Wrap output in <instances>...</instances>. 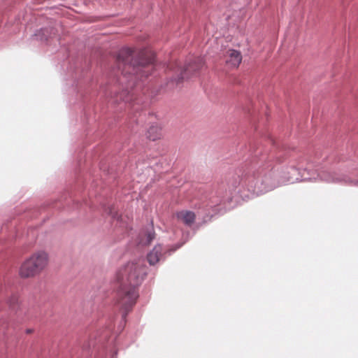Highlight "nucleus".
Returning <instances> with one entry per match:
<instances>
[{
	"instance_id": "nucleus-1",
	"label": "nucleus",
	"mask_w": 358,
	"mask_h": 358,
	"mask_svg": "<svg viewBox=\"0 0 358 358\" xmlns=\"http://www.w3.org/2000/svg\"><path fill=\"white\" fill-rule=\"evenodd\" d=\"M268 143L273 146V151L268 154V150L262 146H259V195L273 190L277 187L285 183H294L299 181L316 180L320 178L327 182L344 183L352 186H358V180L351 179L346 175H341L335 172L314 171L311 168L314 166L309 163L307 167L303 168L301 162L296 165H292L289 170L282 171L279 177L274 173V167L269 164H265L267 160L274 157L278 158L280 148L279 144L271 136H268Z\"/></svg>"
},
{
	"instance_id": "nucleus-10",
	"label": "nucleus",
	"mask_w": 358,
	"mask_h": 358,
	"mask_svg": "<svg viewBox=\"0 0 358 358\" xmlns=\"http://www.w3.org/2000/svg\"><path fill=\"white\" fill-rule=\"evenodd\" d=\"M229 62L235 67H238L242 61V56L239 51L236 50H229Z\"/></svg>"
},
{
	"instance_id": "nucleus-3",
	"label": "nucleus",
	"mask_w": 358,
	"mask_h": 358,
	"mask_svg": "<svg viewBox=\"0 0 358 358\" xmlns=\"http://www.w3.org/2000/svg\"><path fill=\"white\" fill-rule=\"evenodd\" d=\"M148 271L145 259L139 258L127 262L116 273L115 280L119 285L116 304L122 310V319L124 322L138 298L136 289L142 283Z\"/></svg>"
},
{
	"instance_id": "nucleus-15",
	"label": "nucleus",
	"mask_w": 358,
	"mask_h": 358,
	"mask_svg": "<svg viewBox=\"0 0 358 358\" xmlns=\"http://www.w3.org/2000/svg\"><path fill=\"white\" fill-rule=\"evenodd\" d=\"M31 332H32V329H27V333L29 334Z\"/></svg>"
},
{
	"instance_id": "nucleus-14",
	"label": "nucleus",
	"mask_w": 358,
	"mask_h": 358,
	"mask_svg": "<svg viewBox=\"0 0 358 358\" xmlns=\"http://www.w3.org/2000/svg\"><path fill=\"white\" fill-rule=\"evenodd\" d=\"M155 238V232L153 229H148L146 232L145 244H150Z\"/></svg>"
},
{
	"instance_id": "nucleus-7",
	"label": "nucleus",
	"mask_w": 358,
	"mask_h": 358,
	"mask_svg": "<svg viewBox=\"0 0 358 358\" xmlns=\"http://www.w3.org/2000/svg\"><path fill=\"white\" fill-rule=\"evenodd\" d=\"M217 201V199H215V201L210 200L207 203H203L199 204V210L197 211L196 216L198 220H201V222H198L196 223L197 228L210 220L213 217L211 211L215 213L218 210L216 208L217 205H218Z\"/></svg>"
},
{
	"instance_id": "nucleus-8",
	"label": "nucleus",
	"mask_w": 358,
	"mask_h": 358,
	"mask_svg": "<svg viewBox=\"0 0 358 358\" xmlns=\"http://www.w3.org/2000/svg\"><path fill=\"white\" fill-rule=\"evenodd\" d=\"M56 35V29L53 27H46L36 31L34 37L41 42L48 41V38Z\"/></svg>"
},
{
	"instance_id": "nucleus-9",
	"label": "nucleus",
	"mask_w": 358,
	"mask_h": 358,
	"mask_svg": "<svg viewBox=\"0 0 358 358\" xmlns=\"http://www.w3.org/2000/svg\"><path fill=\"white\" fill-rule=\"evenodd\" d=\"M178 219L182 221L187 226H191L196 218V215L190 210H181L176 214Z\"/></svg>"
},
{
	"instance_id": "nucleus-11",
	"label": "nucleus",
	"mask_w": 358,
	"mask_h": 358,
	"mask_svg": "<svg viewBox=\"0 0 358 358\" xmlns=\"http://www.w3.org/2000/svg\"><path fill=\"white\" fill-rule=\"evenodd\" d=\"M161 129L157 125H151L147 131V138L150 141H155L159 138Z\"/></svg>"
},
{
	"instance_id": "nucleus-2",
	"label": "nucleus",
	"mask_w": 358,
	"mask_h": 358,
	"mask_svg": "<svg viewBox=\"0 0 358 358\" xmlns=\"http://www.w3.org/2000/svg\"><path fill=\"white\" fill-rule=\"evenodd\" d=\"M117 71L115 73L116 83L122 86V92L111 94L113 89H105L106 96L110 94L109 101L113 104L130 103L134 99V90L138 80L147 78L154 69V56L148 55L144 50L134 54L128 47L122 48L116 57Z\"/></svg>"
},
{
	"instance_id": "nucleus-5",
	"label": "nucleus",
	"mask_w": 358,
	"mask_h": 358,
	"mask_svg": "<svg viewBox=\"0 0 358 358\" xmlns=\"http://www.w3.org/2000/svg\"><path fill=\"white\" fill-rule=\"evenodd\" d=\"M48 263V255L39 251L27 259L21 266L20 275L22 278H29L39 273Z\"/></svg>"
},
{
	"instance_id": "nucleus-16",
	"label": "nucleus",
	"mask_w": 358,
	"mask_h": 358,
	"mask_svg": "<svg viewBox=\"0 0 358 358\" xmlns=\"http://www.w3.org/2000/svg\"><path fill=\"white\" fill-rule=\"evenodd\" d=\"M113 358H116V357H113Z\"/></svg>"
},
{
	"instance_id": "nucleus-12",
	"label": "nucleus",
	"mask_w": 358,
	"mask_h": 358,
	"mask_svg": "<svg viewBox=\"0 0 358 358\" xmlns=\"http://www.w3.org/2000/svg\"><path fill=\"white\" fill-rule=\"evenodd\" d=\"M105 213L111 217L113 220H119L121 216L116 212L113 206H108L104 209Z\"/></svg>"
},
{
	"instance_id": "nucleus-6",
	"label": "nucleus",
	"mask_w": 358,
	"mask_h": 358,
	"mask_svg": "<svg viewBox=\"0 0 358 358\" xmlns=\"http://www.w3.org/2000/svg\"><path fill=\"white\" fill-rule=\"evenodd\" d=\"M189 233H183V241L171 245L166 250H163L162 246L160 244L156 245L152 250H150L146 256V259L150 266H155L159 262H164L168 256H171L178 249L181 248L189 239Z\"/></svg>"
},
{
	"instance_id": "nucleus-4",
	"label": "nucleus",
	"mask_w": 358,
	"mask_h": 358,
	"mask_svg": "<svg viewBox=\"0 0 358 358\" xmlns=\"http://www.w3.org/2000/svg\"><path fill=\"white\" fill-rule=\"evenodd\" d=\"M203 65V60L200 58L190 59L183 68L179 66L177 64H172L171 69H177V76L171 77L169 80L168 85L171 87L180 88L181 84L185 80H188L202 68Z\"/></svg>"
},
{
	"instance_id": "nucleus-13",
	"label": "nucleus",
	"mask_w": 358,
	"mask_h": 358,
	"mask_svg": "<svg viewBox=\"0 0 358 358\" xmlns=\"http://www.w3.org/2000/svg\"><path fill=\"white\" fill-rule=\"evenodd\" d=\"M10 308L15 310L18 306V297L16 295H13L8 301Z\"/></svg>"
}]
</instances>
